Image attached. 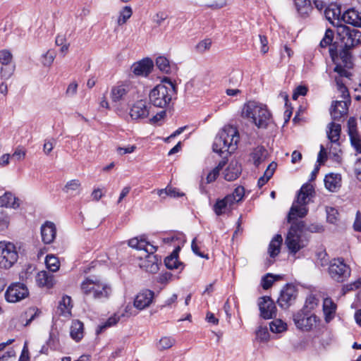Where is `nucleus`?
Returning a JSON list of instances; mask_svg holds the SVG:
<instances>
[{
    "label": "nucleus",
    "instance_id": "obj_1",
    "mask_svg": "<svg viewBox=\"0 0 361 361\" xmlns=\"http://www.w3.org/2000/svg\"><path fill=\"white\" fill-rule=\"evenodd\" d=\"M337 35L343 48L339 51L335 44L329 48V54L336 66L334 69L340 77L350 78L349 69L353 66L350 49L361 44V32L344 24L337 25Z\"/></svg>",
    "mask_w": 361,
    "mask_h": 361
},
{
    "label": "nucleus",
    "instance_id": "obj_2",
    "mask_svg": "<svg viewBox=\"0 0 361 361\" xmlns=\"http://www.w3.org/2000/svg\"><path fill=\"white\" fill-rule=\"evenodd\" d=\"M176 92V85L169 78L164 77L161 83L150 91L149 94V103L156 107L166 108L169 106Z\"/></svg>",
    "mask_w": 361,
    "mask_h": 361
},
{
    "label": "nucleus",
    "instance_id": "obj_3",
    "mask_svg": "<svg viewBox=\"0 0 361 361\" xmlns=\"http://www.w3.org/2000/svg\"><path fill=\"white\" fill-rule=\"evenodd\" d=\"M239 140L238 129L232 126H226L216 135L212 145L213 151L220 155L224 153L231 154L237 149Z\"/></svg>",
    "mask_w": 361,
    "mask_h": 361
},
{
    "label": "nucleus",
    "instance_id": "obj_4",
    "mask_svg": "<svg viewBox=\"0 0 361 361\" xmlns=\"http://www.w3.org/2000/svg\"><path fill=\"white\" fill-rule=\"evenodd\" d=\"M242 116L250 119L259 128H267L272 121L271 114L267 106L255 101H249L245 104Z\"/></svg>",
    "mask_w": 361,
    "mask_h": 361
},
{
    "label": "nucleus",
    "instance_id": "obj_5",
    "mask_svg": "<svg viewBox=\"0 0 361 361\" xmlns=\"http://www.w3.org/2000/svg\"><path fill=\"white\" fill-rule=\"evenodd\" d=\"M80 289L85 296L96 300L106 299L111 292V288L107 283L96 277L86 278L81 283Z\"/></svg>",
    "mask_w": 361,
    "mask_h": 361
},
{
    "label": "nucleus",
    "instance_id": "obj_6",
    "mask_svg": "<svg viewBox=\"0 0 361 361\" xmlns=\"http://www.w3.org/2000/svg\"><path fill=\"white\" fill-rule=\"evenodd\" d=\"M336 82L338 89L341 93V97L344 100L332 102L330 114L334 121H339L343 116L348 114L350 99L348 88L343 83L342 80L340 78H336Z\"/></svg>",
    "mask_w": 361,
    "mask_h": 361
},
{
    "label": "nucleus",
    "instance_id": "obj_7",
    "mask_svg": "<svg viewBox=\"0 0 361 361\" xmlns=\"http://www.w3.org/2000/svg\"><path fill=\"white\" fill-rule=\"evenodd\" d=\"M291 226L286 238L285 243L291 254L295 255L300 249L305 246L300 238V233L305 226L303 221L297 219L291 221Z\"/></svg>",
    "mask_w": 361,
    "mask_h": 361
},
{
    "label": "nucleus",
    "instance_id": "obj_8",
    "mask_svg": "<svg viewBox=\"0 0 361 361\" xmlns=\"http://www.w3.org/2000/svg\"><path fill=\"white\" fill-rule=\"evenodd\" d=\"M328 272L334 281L343 283L350 277L351 269L342 258H337L330 262Z\"/></svg>",
    "mask_w": 361,
    "mask_h": 361
},
{
    "label": "nucleus",
    "instance_id": "obj_9",
    "mask_svg": "<svg viewBox=\"0 0 361 361\" xmlns=\"http://www.w3.org/2000/svg\"><path fill=\"white\" fill-rule=\"evenodd\" d=\"M18 253L15 245L10 242H0V267L10 269L18 260Z\"/></svg>",
    "mask_w": 361,
    "mask_h": 361
},
{
    "label": "nucleus",
    "instance_id": "obj_10",
    "mask_svg": "<svg viewBox=\"0 0 361 361\" xmlns=\"http://www.w3.org/2000/svg\"><path fill=\"white\" fill-rule=\"evenodd\" d=\"M293 321L298 329L310 331L317 322V317L310 314L308 310L302 309L293 315Z\"/></svg>",
    "mask_w": 361,
    "mask_h": 361
},
{
    "label": "nucleus",
    "instance_id": "obj_11",
    "mask_svg": "<svg viewBox=\"0 0 361 361\" xmlns=\"http://www.w3.org/2000/svg\"><path fill=\"white\" fill-rule=\"evenodd\" d=\"M29 295L27 286L22 283H11L5 293V299L8 302H17Z\"/></svg>",
    "mask_w": 361,
    "mask_h": 361
},
{
    "label": "nucleus",
    "instance_id": "obj_12",
    "mask_svg": "<svg viewBox=\"0 0 361 361\" xmlns=\"http://www.w3.org/2000/svg\"><path fill=\"white\" fill-rule=\"evenodd\" d=\"M308 197L309 196L307 194L299 191L296 200L298 205L295 203L293 204L288 215V223H290L292 220L296 219L297 217L302 218L306 216L308 210L305 205L307 203V200Z\"/></svg>",
    "mask_w": 361,
    "mask_h": 361
},
{
    "label": "nucleus",
    "instance_id": "obj_13",
    "mask_svg": "<svg viewBox=\"0 0 361 361\" xmlns=\"http://www.w3.org/2000/svg\"><path fill=\"white\" fill-rule=\"evenodd\" d=\"M297 296L296 287L292 284H286L281 290L277 302L281 308L287 309L295 302Z\"/></svg>",
    "mask_w": 361,
    "mask_h": 361
},
{
    "label": "nucleus",
    "instance_id": "obj_14",
    "mask_svg": "<svg viewBox=\"0 0 361 361\" xmlns=\"http://www.w3.org/2000/svg\"><path fill=\"white\" fill-rule=\"evenodd\" d=\"M258 306L260 316L264 319H271L276 315V307L274 300L269 296H262L259 298Z\"/></svg>",
    "mask_w": 361,
    "mask_h": 361
},
{
    "label": "nucleus",
    "instance_id": "obj_15",
    "mask_svg": "<svg viewBox=\"0 0 361 361\" xmlns=\"http://www.w3.org/2000/svg\"><path fill=\"white\" fill-rule=\"evenodd\" d=\"M151 106L143 100L136 102L130 110V116L133 120L144 119L148 117Z\"/></svg>",
    "mask_w": 361,
    "mask_h": 361
},
{
    "label": "nucleus",
    "instance_id": "obj_16",
    "mask_svg": "<svg viewBox=\"0 0 361 361\" xmlns=\"http://www.w3.org/2000/svg\"><path fill=\"white\" fill-rule=\"evenodd\" d=\"M154 293L149 289H145L140 291L134 300V306L142 310L149 307L153 301Z\"/></svg>",
    "mask_w": 361,
    "mask_h": 361
},
{
    "label": "nucleus",
    "instance_id": "obj_17",
    "mask_svg": "<svg viewBox=\"0 0 361 361\" xmlns=\"http://www.w3.org/2000/svg\"><path fill=\"white\" fill-rule=\"evenodd\" d=\"M153 68V61L147 58L137 63H135L132 67L133 73L136 75L147 76Z\"/></svg>",
    "mask_w": 361,
    "mask_h": 361
},
{
    "label": "nucleus",
    "instance_id": "obj_18",
    "mask_svg": "<svg viewBox=\"0 0 361 361\" xmlns=\"http://www.w3.org/2000/svg\"><path fill=\"white\" fill-rule=\"evenodd\" d=\"M56 228L55 224L51 221H46L41 226L42 240L45 244H49L56 238Z\"/></svg>",
    "mask_w": 361,
    "mask_h": 361
},
{
    "label": "nucleus",
    "instance_id": "obj_19",
    "mask_svg": "<svg viewBox=\"0 0 361 361\" xmlns=\"http://www.w3.org/2000/svg\"><path fill=\"white\" fill-rule=\"evenodd\" d=\"M350 24L354 27H361V12L351 8L341 16V23Z\"/></svg>",
    "mask_w": 361,
    "mask_h": 361
},
{
    "label": "nucleus",
    "instance_id": "obj_20",
    "mask_svg": "<svg viewBox=\"0 0 361 361\" xmlns=\"http://www.w3.org/2000/svg\"><path fill=\"white\" fill-rule=\"evenodd\" d=\"M132 86L130 84H121L114 86L111 90V99L114 102H119L130 92Z\"/></svg>",
    "mask_w": 361,
    "mask_h": 361
},
{
    "label": "nucleus",
    "instance_id": "obj_21",
    "mask_svg": "<svg viewBox=\"0 0 361 361\" xmlns=\"http://www.w3.org/2000/svg\"><path fill=\"white\" fill-rule=\"evenodd\" d=\"M233 205L231 197L226 196L216 201L213 206V210L217 216H221L231 210Z\"/></svg>",
    "mask_w": 361,
    "mask_h": 361
},
{
    "label": "nucleus",
    "instance_id": "obj_22",
    "mask_svg": "<svg viewBox=\"0 0 361 361\" xmlns=\"http://www.w3.org/2000/svg\"><path fill=\"white\" fill-rule=\"evenodd\" d=\"M325 188L330 192H336L341 187V176L338 173H329L324 178Z\"/></svg>",
    "mask_w": 361,
    "mask_h": 361
},
{
    "label": "nucleus",
    "instance_id": "obj_23",
    "mask_svg": "<svg viewBox=\"0 0 361 361\" xmlns=\"http://www.w3.org/2000/svg\"><path fill=\"white\" fill-rule=\"evenodd\" d=\"M242 168L237 161H231L224 171V178L228 181L237 179L241 174Z\"/></svg>",
    "mask_w": 361,
    "mask_h": 361
},
{
    "label": "nucleus",
    "instance_id": "obj_24",
    "mask_svg": "<svg viewBox=\"0 0 361 361\" xmlns=\"http://www.w3.org/2000/svg\"><path fill=\"white\" fill-rule=\"evenodd\" d=\"M324 16L331 23L334 24L337 20L336 26L341 23V9L336 4H331L325 8Z\"/></svg>",
    "mask_w": 361,
    "mask_h": 361
},
{
    "label": "nucleus",
    "instance_id": "obj_25",
    "mask_svg": "<svg viewBox=\"0 0 361 361\" xmlns=\"http://www.w3.org/2000/svg\"><path fill=\"white\" fill-rule=\"evenodd\" d=\"M70 336L76 342L84 336V324L79 320H73L71 326Z\"/></svg>",
    "mask_w": 361,
    "mask_h": 361
},
{
    "label": "nucleus",
    "instance_id": "obj_26",
    "mask_svg": "<svg viewBox=\"0 0 361 361\" xmlns=\"http://www.w3.org/2000/svg\"><path fill=\"white\" fill-rule=\"evenodd\" d=\"M19 205L18 199L10 192H6L3 195L0 196L1 208L10 207L16 209L18 208Z\"/></svg>",
    "mask_w": 361,
    "mask_h": 361
},
{
    "label": "nucleus",
    "instance_id": "obj_27",
    "mask_svg": "<svg viewBox=\"0 0 361 361\" xmlns=\"http://www.w3.org/2000/svg\"><path fill=\"white\" fill-rule=\"evenodd\" d=\"M267 154L268 152L264 146L255 147L250 154L254 165L258 167L267 159Z\"/></svg>",
    "mask_w": 361,
    "mask_h": 361
},
{
    "label": "nucleus",
    "instance_id": "obj_28",
    "mask_svg": "<svg viewBox=\"0 0 361 361\" xmlns=\"http://www.w3.org/2000/svg\"><path fill=\"white\" fill-rule=\"evenodd\" d=\"M36 281L39 286L47 287L50 288L54 284V279L52 274L43 271L37 274L36 276Z\"/></svg>",
    "mask_w": 361,
    "mask_h": 361
},
{
    "label": "nucleus",
    "instance_id": "obj_29",
    "mask_svg": "<svg viewBox=\"0 0 361 361\" xmlns=\"http://www.w3.org/2000/svg\"><path fill=\"white\" fill-rule=\"evenodd\" d=\"M71 298L68 295H63L59 302L58 310L59 314L63 317H69L71 314L72 305Z\"/></svg>",
    "mask_w": 361,
    "mask_h": 361
},
{
    "label": "nucleus",
    "instance_id": "obj_30",
    "mask_svg": "<svg viewBox=\"0 0 361 361\" xmlns=\"http://www.w3.org/2000/svg\"><path fill=\"white\" fill-rule=\"evenodd\" d=\"M336 305L331 298H324L323 302V312L325 316V321L326 322H329L333 319L336 312Z\"/></svg>",
    "mask_w": 361,
    "mask_h": 361
},
{
    "label": "nucleus",
    "instance_id": "obj_31",
    "mask_svg": "<svg viewBox=\"0 0 361 361\" xmlns=\"http://www.w3.org/2000/svg\"><path fill=\"white\" fill-rule=\"evenodd\" d=\"M341 133V126L338 123L331 122L328 125L326 131L327 137L330 142L339 141Z\"/></svg>",
    "mask_w": 361,
    "mask_h": 361
},
{
    "label": "nucleus",
    "instance_id": "obj_32",
    "mask_svg": "<svg viewBox=\"0 0 361 361\" xmlns=\"http://www.w3.org/2000/svg\"><path fill=\"white\" fill-rule=\"evenodd\" d=\"M282 241L283 238L280 234L276 235L271 240L268 248V252L271 257L274 258L279 254Z\"/></svg>",
    "mask_w": 361,
    "mask_h": 361
},
{
    "label": "nucleus",
    "instance_id": "obj_33",
    "mask_svg": "<svg viewBox=\"0 0 361 361\" xmlns=\"http://www.w3.org/2000/svg\"><path fill=\"white\" fill-rule=\"evenodd\" d=\"M147 271L154 273L159 269L158 259L153 254L147 255V259L144 261L141 265Z\"/></svg>",
    "mask_w": 361,
    "mask_h": 361
},
{
    "label": "nucleus",
    "instance_id": "obj_34",
    "mask_svg": "<svg viewBox=\"0 0 361 361\" xmlns=\"http://www.w3.org/2000/svg\"><path fill=\"white\" fill-rule=\"evenodd\" d=\"M295 8L301 16H305L312 11L310 0H294Z\"/></svg>",
    "mask_w": 361,
    "mask_h": 361
},
{
    "label": "nucleus",
    "instance_id": "obj_35",
    "mask_svg": "<svg viewBox=\"0 0 361 361\" xmlns=\"http://www.w3.org/2000/svg\"><path fill=\"white\" fill-rule=\"evenodd\" d=\"M45 264L47 268L51 272H56L60 267L59 259L53 255H47L45 258Z\"/></svg>",
    "mask_w": 361,
    "mask_h": 361
},
{
    "label": "nucleus",
    "instance_id": "obj_36",
    "mask_svg": "<svg viewBox=\"0 0 361 361\" xmlns=\"http://www.w3.org/2000/svg\"><path fill=\"white\" fill-rule=\"evenodd\" d=\"M328 147L329 148V154L332 159L334 161L339 162L341 159V149L339 141L330 142V146Z\"/></svg>",
    "mask_w": 361,
    "mask_h": 361
},
{
    "label": "nucleus",
    "instance_id": "obj_37",
    "mask_svg": "<svg viewBox=\"0 0 361 361\" xmlns=\"http://www.w3.org/2000/svg\"><path fill=\"white\" fill-rule=\"evenodd\" d=\"M137 250H143L148 255L155 252L157 250V247L151 245L148 241H147L146 238L143 235L140 238V242Z\"/></svg>",
    "mask_w": 361,
    "mask_h": 361
},
{
    "label": "nucleus",
    "instance_id": "obj_38",
    "mask_svg": "<svg viewBox=\"0 0 361 361\" xmlns=\"http://www.w3.org/2000/svg\"><path fill=\"white\" fill-rule=\"evenodd\" d=\"M156 66L157 68L165 73H169L171 71L169 60L165 56H158L156 59Z\"/></svg>",
    "mask_w": 361,
    "mask_h": 361
},
{
    "label": "nucleus",
    "instance_id": "obj_39",
    "mask_svg": "<svg viewBox=\"0 0 361 361\" xmlns=\"http://www.w3.org/2000/svg\"><path fill=\"white\" fill-rule=\"evenodd\" d=\"M159 196L161 198H165L167 196L171 197H177L183 196V193L179 192L176 188H166L164 189L159 190L157 192Z\"/></svg>",
    "mask_w": 361,
    "mask_h": 361
},
{
    "label": "nucleus",
    "instance_id": "obj_40",
    "mask_svg": "<svg viewBox=\"0 0 361 361\" xmlns=\"http://www.w3.org/2000/svg\"><path fill=\"white\" fill-rule=\"evenodd\" d=\"M245 195V189L242 186L237 187L231 194H228L226 196L231 197L233 204L241 201Z\"/></svg>",
    "mask_w": 361,
    "mask_h": 361
},
{
    "label": "nucleus",
    "instance_id": "obj_41",
    "mask_svg": "<svg viewBox=\"0 0 361 361\" xmlns=\"http://www.w3.org/2000/svg\"><path fill=\"white\" fill-rule=\"evenodd\" d=\"M16 66L14 64L2 65L1 68V77L2 79L8 80L13 74Z\"/></svg>",
    "mask_w": 361,
    "mask_h": 361
},
{
    "label": "nucleus",
    "instance_id": "obj_42",
    "mask_svg": "<svg viewBox=\"0 0 361 361\" xmlns=\"http://www.w3.org/2000/svg\"><path fill=\"white\" fill-rule=\"evenodd\" d=\"M350 141L353 147L357 154H361V136L359 133L349 135Z\"/></svg>",
    "mask_w": 361,
    "mask_h": 361
},
{
    "label": "nucleus",
    "instance_id": "obj_43",
    "mask_svg": "<svg viewBox=\"0 0 361 361\" xmlns=\"http://www.w3.org/2000/svg\"><path fill=\"white\" fill-rule=\"evenodd\" d=\"M270 330L274 333H281L286 329V324L280 319H276L270 323Z\"/></svg>",
    "mask_w": 361,
    "mask_h": 361
},
{
    "label": "nucleus",
    "instance_id": "obj_44",
    "mask_svg": "<svg viewBox=\"0 0 361 361\" xmlns=\"http://www.w3.org/2000/svg\"><path fill=\"white\" fill-rule=\"evenodd\" d=\"M10 223V219L8 214L3 208H0V231L8 228Z\"/></svg>",
    "mask_w": 361,
    "mask_h": 361
},
{
    "label": "nucleus",
    "instance_id": "obj_45",
    "mask_svg": "<svg viewBox=\"0 0 361 361\" xmlns=\"http://www.w3.org/2000/svg\"><path fill=\"white\" fill-rule=\"evenodd\" d=\"M175 343V339L172 337L165 336L160 339L159 343V348L161 350H166L171 348Z\"/></svg>",
    "mask_w": 361,
    "mask_h": 361
},
{
    "label": "nucleus",
    "instance_id": "obj_46",
    "mask_svg": "<svg viewBox=\"0 0 361 361\" xmlns=\"http://www.w3.org/2000/svg\"><path fill=\"white\" fill-rule=\"evenodd\" d=\"M338 212L334 207L326 209V218L328 222L335 224L338 221Z\"/></svg>",
    "mask_w": 361,
    "mask_h": 361
},
{
    "label": "nucleus",
    "instance_id": "obj_47",
    "mask_svg": "<svg viewBox=\"0 0 361 361\" xmlns=\"http://www.w3.org/2000/svg\"><path fill=\"white\" fill-rule=\"evenodd\" d=\"M333 37H334V32L330 29H327L326 30L324 37L320 42V46L323 48H325L327 46L330 45L331 46L330 48H331L333 46V45H331V42L333 40Z\"/></svg>",
    "mask_w": 361,
    "mask_h": 361
},
{
    "label": "nucleus",
    "instance_id": "obj_48",
    "mask_svg": "<svg viewBox=\"0 0 361 361\" xmlns=\"http://www.w3.org/2000/svg\"><path fill=\"white\" fill-rule=\"evenodd\" d=\"M178 257L170 255L164 259L166 267L169 269H177L178 267Z\"/></svg>",
    "mask_w": 361,
    "mask_h": 361
},
{
    "label": "nucleus",
    "instance_id": "obj_49",
    "mask_svg": "<svg viewBox=\"0 0 361 361\" xmlns=\"http://www.w3.org/2000/svg\"><path fill=\"white\" fill-rule=\"evenodd\" d=\"M133 11L130 6H125L121 11L118 22L119 24H123L126 20L130 18Z\"/></svg>",
    "mask_w": 361,
    "mask_h": 361
},
{
    "label": "nucleus",
    "instance_id": "obj_50",
    "mask_svg": "<svg viewBox=\"0 0 361 361\" xmlns=\"http://www.w3.org/2000/svg\"><path fill=\"white\" fill-rule=\"evenodd\" d=\"M274 282V276L271 274H267L261 281V285L264 290L269 289Z\"/></svg>",
    "mask_w": 361,
    "mask_h": 361
},
{
    "label": "nucleus",
    "instance_id": "obj_51",
    "mask_svg": "<svg viewBox=\"0 0 361 361\" xmlns=\"http://www.w3.org/2000/svg\"><path fill=\"white\" fill-rule=\"evenodd\" d=\"M269 334L267 327L259 326L256 331V338L260 341H267L269 339Z\"/></svg>",
    "mask_w": 361,
    "mask_h": 361
},
{
    "label": "nucleus",
    "instance_id": "obj_52",
    "mask_svg": "<svg viewBox=\"0 0 361 361\" xmlns=\"http://www.w3.org/2000/svg\"><path fill=\"white\" fill-rule=\"evenodd\" d=\"M80 186V183L78 180H71L68 181L63 188L65 192H70L77 190Z\"/></svg>",
    "mask_w": 361,
    "mask_h": 361
},
{
    "label": "nucleus",
    "instance_id": "obj_53",
    "mask_svg": "<svg viewBox=\"0 0 361 361\" xmlns=\"http://www.w3.org/2000/svg\"><path fill=\"white\" fill-rule=\"evenodd\" d=\"M12 54L8 50H2L0 51V62L1 65L11 64L12 60Z\"/></svg>",
    "mask_w": 361,
    "mask_h": 361
},
{
    "label": "nucleus",
    "instance_id": "obj_54",
    "mask_svg": "<svg viewBox=\"0 0 361 361\" xmlns=\"http://www.w3.org/2000/svg\"><path fill=\"white\" fill-rule=\"evenodd\" d=\"M121 316H123V314H122ZM120 317L121 315H118L117 314H115L114 316L109 317L104 323V324L100 326V331H102L104 329H106V327H110L116 324L117 322L120 320Z\"/></svg>",
    "mask_w": 361,
    "mask_h": 361
},
{
    "label": "nucleus",
    "instance_id": "obj_55",
    "mask_svg": "<svg viewBox=\"0 0 361 361\" xmlns=\"http://www.w3.org/2000/svg\"><path fill=\"white\" fill-rule=\"evenodd\" d=\"M55 144L56 140L54 138L45 140L43 145L44 153L47 155L49 154L50 152L52 151Z\"/></svg>",
    "mask_w": 361,
    "mask_h": 361
},
{
    "label": "nucleus",
    "instance_id": "obj_56",
    "mask_svg": "<svg viewBox=\"0 0 361 361\" xmlns=\"http://www.w3.org/2000/svg\"><path fill=\"white\" fill-rule=\"evenodd\" d=\"M42 57V64L44 66H50L54 60L55 54L53 51H48L46 54L43 55Z\"/></svg>",
    "mask_w": 361,
    "mask_h": 361
},
{
    "label": "nucleus",
    "instance_id": "obj_57",
    "mask_svg": "<svg viewBox=\"0 0 361 361\" xmlns=\"http://www.w3.org/2000/svg\"><path fill=\"white\" fill-rule=\"evenodd\" d=\"M324 231L323 226L317 224H312L309 226H307L305 223L304 228H302L303 231H310L311 233H321Z\"/></svg>",
    "mask_w": 361,
    "mask_h": 361
},
{
    "label": "nucleus",
    "instance_id": "obj_58",
    "mask_svg": "<svg viewBox=\"0 0 361 361\" xmlns=\"http://www.w3.org/2000/svg\"><path fill=\"white\" fill-rule=\"evenodd\" d=\"M358 133L357 130V121L354 117H350L348 121V135Z\"/></svg>",
    "mask_w": 361,
    "mask_h": 361
},
{
    "label": "nucleus",
    "instance_id": "obj_59",
    "mask_svg": "<svg viewBox=\"0 0 361 361\" xmlns=\"http://www.w3.org/2000/svg\"><path fill=\"white\" fill-rule=\"evenodd\" d=\"M212 45V41L209 39H204L200 42L196 48L199 52H204L206 50L209 49Z\"/></svg>",
    "mask_w": 361,
    "mask_h": 361
},
{
    "label": "nucleus",
    "instance_id": "obj_60",
    "mask_svg": "<svg viewBox=\"0 0 361 361\" xmlns=\"http://www.w3.org/2000/svg\"><path fill=\"white\" fill-rule=\"evenodd\" d=\"M167 18L168 16L166 13L163 11H159L154 16L153 21L157 26H160Z\"/></svg>",
    "mask_w": 361,
    "mask_h": 361
},
{
    "label": "nucleus",
    "instance_id": "obj_61",
    "mask_svg": "<svg viewBox=\"0 0 361 361\" xmlns=\"http://www.w3.org/2000/svg\"><path fill=\"white\" fill-rule=\"evenodd\" d=\"M318 300L314 295H310L307 298L305 301V307L304 309H314L317 305Z\"/></svg>",
    "mask_w": 361,
    "mask_h": 361
},
{
    "label": "nucleus",
    "instance_id": "obj_62",
    "mask_svg": "<svg viewBox=\"0 0 361 361\" xmlns=\"http://www.w3.org/2000/svg\"><path fill=\"white\" fill-rule=\"evenodd\" d=\"M307 92V88L305 86H298L293 94V99L296 100L299 96H305Z\"/></svg>",
    "mask_w": 361,
    "mask_h": 361
},
{
    "label": "nucleus",
    "instance_id": "obj_63",
    "mask_svg": "<svg viewBox=\"0 0 361 361\" xmlns=\"http://www.w3.org/2000/svg\"><path fill=\"white\" fill-rule=\"evenodd\" d=\"M77 90H78V83L75 81L72 82L68 86V88L66 92V94L68 97H73L76 94Z\"/></svg>",
    "mask_w": 361,
    "mask_h": 361
},
{
    "label": "nucleus",
    "instance_id": "obj_64",
    "mask_svg": "<svg viewBox=\"0 0 361 361\" xmlns=\"http://www.w3.org/2000/svg\"><path fill=\"white\" fill-rule=\"evenodd\" d=\"M242 79V74L239 71H235L231 73L229 82L232 85L238 84Z\"/></svg>",
    "mask_w": 361,
    "mask_h": 361
}]
</instances>
